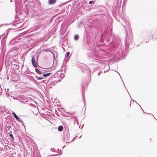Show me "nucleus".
<instances>
[{
    "label": "nucleus",
    "mask_w": 157,
    "mask_h": 157,
    "mask_svg": "<svg viewBox=\"0 0 157 157\" xmlns=\"http://www.w3.org/2000/svg\"><path fill=\"white\" fill-rule=\"evenodd\" d=\"M139 106H140V107L141 108H142V107H141V106H140V105H139Z\"/></svg>",
    "instance_id": "26"
},
{
    "label": "nucleus",
    "mask_w": 157,
    "mask_h": 157,
    "mask_svg": "<svg viewBox=\"0 0 157 157\" xmlns=\"http://www.w3.org/2000/svg\"><path fill=\"white\" fill-rule=\"evenodd\" d=\"M56 0H49L48 4L49 5L54 4L56 3Z\"/></svg>",
    "instance_id": "5"
},
{
    "label": "nucleus",
    "mask_w": 157,
    "mask_h": 157,
    "mask_svg": "<svg viewBox=\"0 0 157 157\" xmlns=\"http://www.w3.org/2000/svg\"><path fill=\"white\" fill-rule=\"evenodd\" d=\"M108 33L106 31H105L103 34L101 36V40H100V42H101L103 39H105L107 41L111 40V37L109 36L108 35Z\"/></svg>",
    "instance_id": "1"
},
{
    "label": "nucleus",
    "mask_w": 157,
    "mask_h": 157,
    "mask_svg": "<svg viewBox=\"0 0 157 157\" xmlns=\"http://www.w3.org/2000/svg\"><path fill=\"white\" fill-rule=\"evenodd\" d=\"M6 94H8V93H6Z\"/></svg>",
    "instance_id": "33"
},
{
    "label": "nucleus",
    "mask_w": 157,
    "mask_h": 157,
    "mask_svg": "<svg viewBox=\"0 0 157 157\" xmlns=\"http://www.w3.org/2000/svg\"><path fill=\"white\" fill-rule=\"evenodd\" d=\"M63 129V127L62 126H59L58 127V130L59 132L62 131Z\"/></svg>",
    "instance_id": "7"
},
{
    "label": "nucleus",
    "mask_w": 157,
    "mask_h": 157,
    "mask_svg": "<svg viewBox=\"0 0 157 157\" xmlns=\"http://www.w3.org/2000/svg\"><path fill=\"white\" fill-rule=\"evenodd\" d=\"M139 106H140V107L141 108H142V107H141V106H140V105H139Z\"/></svg>",
    "instance_id": "28"
},
{
    "label": "nucleus",
    "mask_w": 157,
    "mask_h": 157,
    "mask_svg": "<svg viewBox=\"0 0 157 157\" xmlns=\"http://www.w3.org/2000/svg\"><path fill=\"white\" fill-rule=\"evenodd\" d=\"M22 124V126L25 128V126L24 124H23V122H22V123H21Z\"/></svg>",
    "instance_id": "20"
},
{
    "label": "nucleus",
    "mask_w": 157,
    "mask_h": 157,
    "mask_svg": "<svg viewBox=\"0 0 157 157\" xmlns=\"http://www.w3.org/2000/svg\"><path fill=\"white\" fill-rule=\"evenodd\" d=\"M81 137V136H80V138Z\"/></svg>",
    "instance_id": "36"
},
{
    "label": "nucleus",
    "mask_w": 157,
    "mask_h": 157,
    "mask_svg": "<svg viewBox=\"0 0 157 157\" xmlns=\"http://www.w3.org/2000/svg\"><path fill=\"white\" fill-rule=\"evenodd\" d=\"M67 114H71V115H72V114H73V113H67Z\"/></svg>",
    "instance_id": "23"
},
{
    "label": "nucleus",
    "mask_w": 157,
    "mask_h": 157,
    "mask_svg": "<svg viewBox=\"0 0 157 157\" xmlns=\"http://www.w3.org/2000/svg\"><path fill=\"white\" fill-rule=\"evenodd\" d=\"M83 96L84 97V94H83Z\"/></svg>",
    "instance_id": "34"
},
{
    "label": "nucleus",
    "mask_w": 157,
    "mask_h": 157,
    "mask_svg": "<svg viewBox=\"0 0 157 157\" xmlns=\"http://www.w3.org/2000/svg\"><path fill=\"white\" fill-rule=\"evenodd\" d=\"M82 91H83V87H82Z\"/></svg>",
    "instance_id": "32"
},
{
    "label": "nucleus",
    "mask_w": 157,
    "mask_h": 157,
    "mask_svg": "<svg viewBox=\"0 0 157 157\" xmlns=\"http://www.w3.org/2000/svg\"><path fill=\"white\" fill-rule=\"evenodd\" d=\"M2 90L0 89V97L2 95Z\"/></svg>",
    "instance_id": "19"
},
{
    "label": "nucleus",
    "mask_w": 157,
    "mask_h": 157,
    "mask_svg": "<svg viewBox=\"0 0 157 157\" xmlns=\"http://www.w3.org/2000/svg\"><path fill=\"white\" fill-rule=\"evenodd\" d=\"M79 36L78 35H76L74 36V39L75 40H77L78 39Z\"/></svg>",
    "instance_id": "10"
},
{
    "label": "nucleus",
    "mask_w": 157,
    "mask_h": 157,
    "mask_svg": "<svg viewBox=\"0 0 157 157\" xmlns=\"http://www.w3.org/2000/svg\"><path fill=\"white\" fill-rule=\"evenodd\" d=\"M35 71L37 73L39 74L40 75H42L44 73L43 71H40L37 68L35 69Z\"/></svg>",
    "instance_id": "6"
},
{
    "label": "nucleus",
    "mask_w": 157,
    "mask_h": 157,
    "mask_svg": "<svg viewBox=\"0 0 157 157\" xmlns=\"http://www.w3.org/2000/svg\"><path fill=\"white\" fill-rule=\"evenodd\" d=\"M110 42L111 43V42H112V41H110Z\"/></svg>",
    "instance_id": "35"
},
{
    "label": "nucleus",
    "mask_w": 157,
    "mask_h": 157,
    "mask_svg": "<svg viewBox=\"0 0 157 157\" xmlns=\"http://www.w3.org/2000/svg\"><path fill=\"white\" fill-rule=\"evenodd\" d=\"M7 109L6 108L4 107L2 110V111L5 112L6 110Z\"/></svg>",
    "instance_id": "15"
},
{
    "label": "nucleus",
    "mask_w": 157,
    "mask_h": 157,
    "mask_svg": "<svg viewBox=\"0 0 157 157\" xmlns=\"http://www.w3.org/2000/svg\"><path fill=\"white\" fill-rule=\"evenodd\" d=\"M120 42H121V41H120V40H118V41H117V42L116 43V46H118L120 44Z\"/></svg>",
    "instance_id": "13"
},
{
    "label": "nucleus",
    "mask_w": 157,
    "mask_h": 157,
    "mask_svg": "<svg viewBox=\"0 0 157 157\" xmlns=\"http://www.w3.org/2000/svg\"><path fill=\"white\" fill-rule=\"evenodd\" d=\"M15 118L18 121L20 122L21 123H22V121L20 118H19L17 116Z\"/></svg>",
    "instance_id": "9"
},
{
    "label": "nucleus",
    "mask_w": 157,
    "mask_h": 157,
    "mask_svg": "<svg viewBox=\"0 0 157 157\" xmlns=\"http://www.w3.org/2000/svg\"><path fill=\"white\" fill-rule=\"evenodd\" d=\"M94 2V1H90L89 2V4H92V3H93Z\"/></svg>",
    "instance_id": "18"
},
{
    "label": "nucleus",
    "mask_w": 157,
    "mask_h": 157,
    "mask_svg": "<svg viewBox=\"0 0 157 157\" xmlns=\"http://www.w3.org/2000/svg\"><path fill=\"white\" fill-rule=\"evenodd\" d=\"M121 52V53L122 55H123V52L122 51H120L119 52Z\"/></svg>",
    "instance_id": "21"
},
{
    "label": "nucleus",
    "mask_w": 157,
    "mask_h": 157,
    "mask_svg": "<svg viewBox=\"0 0 157 157\" xmlns=\"http://www.w3.org/2000/svg\"><path fill=\"white\" fill-rule=\"evenodd\" d=\"M37 60H36L35 56H33L32 57V62L33 64V65L35 67H37L38 66V63H37V59H38V57H37L36 58Z\"/></svg>",
    "instance_id": "3"
},
{
    "label": "nucleus",
    "mask_w": 157,
    "mask_h": 157,
    "mask_svg": "<svg viewBox=\"0 0 157 157\" xmlns=\"http://www.w3.org/2000/svg\"><path fill=\"white\" fill-rule=\"evenodd\" d=\"M100 74V73H99V74H98V76Z\"/></svg>",
    "instance_id": "24"
},
{
    "label": "nucleus",
    "mask_w": 157,
    "mask_h": 157,
    "mask_svg": "<svg viewBox=\"0 0 157 157\" xmlns=\"http://www.w3.org/2000/svg\"><path fill=\"white\" fill-rule=\"evenodd\" d=\"M10 2H12V0H10Z\"/></svg>",
    "instance_id": "30"
},
{
    "label": "nucleus",
    "mask_w": 157,
    "mask_h": 157,
    "mask_svg": "<svg viewBox=\"0 0 157 157\" xmlns=\"http://www.w3.org/2000/svg\"><path fill=\"white\" fill-rule=\"evenodd\" d=\"M51 73H48L45 74H43V76L44 77H46L49 76Z\"/></svg>",
    "instance_id": "8"
},
{
    "label": "nucleus",
    "mask_w": 157,
    "mask_h": 157,
    "mask_svg": "<svg viewBox=\"0 0 157 157\" xmlns=\"http://www.w3.org/2000/svg\"><path fill=\"white\" fill-rule=\"evenodd\" d=\"M9 136L12 139V140H14L13 136V135L12 134L10 133V134L9 135Z\"/></svg>",
    "instance_id": "12"
},
{
    "label": "nucleus",
    "mask_w": 157,
    "mask_h": 157,
    "mask_svg": "<svg viewBox=\"0 0 157 157\" xmlns=\"http://www.w3.org/2000/svg\"><path fill=\"white\" fill-rule=\"evenodd\" d=\"M139 106H140V107L141 108H142V107H141V106H140V105H139Z\"/></svg>",
    "instance_id": "27"
},
{
    "label": "nucleus",
    "mask_w": 157,
    "mask_h": 157,
    "mask_svg": "<svg viewBox=\"0 0 157 157\" xmlns=\"http://www.w3.org/2000/svg\"><path fill=\"white\" fill-rule=\"evenodd\" d=\"M36 78L38 80H42L43 79V78L42 77H39L37 76H36Z\"/></svg>",
    "instance_id": "11"
},
{
    "label": "nucleus",
    "mask_w": 157,
    "mask_h": 157,
    "mask_svg": "<svg viewBox=\"0 0 157 157\" xmlns=\"http://www.w3.org/2000/svg\"><path fill=\"white\" fill-rule=\"evenodd\" d=\"M58 73L57 72H56V74H58Z\"/></svg>",
    "instance_id": "31"
},
{
    "label": "nucleus",
    "mask_w": 157,
    "mask_h": 157,
    "mask_svg": "<svg viewBox=\"0 0 157 157\" xmlns=\"http://www.w3.org/2000/svg\"><path fill=\"white\" fill-rule=\"evenodd\" d=\"M13 116H14V117L15 118L17 116L16 115V114H15V113L14 112H12V113Z\"/></svg>",
    "instance_id": "17"
},
{
    "label": "nucleus",
    "mask_w": 157,
    "mask_h": 157,
    "mask_svg": "<svg viewBox=\"0 0 157 157\" xmlns=\"http://www.w3.org/2000/svg\"><path fill=\"white\" fill-rule=\"evenodd\" d=\"M70 52H67L66 54V55H65V56H66V57L67 58V57L69 56V55H70Z\"/></svg>",
    "instance_id": "16"
},
{
    "label": "nucleus",
    "mask_w": 157,
    "mask_h": 157,
    "mask_svg": "<svg viewBox=\"0 0 157 157\" xmlns=\"http://www.w3.org/2000/svg\"><path fill=\"white\" fill-rule=\"evenodd\" d=\"M64 77V74L62 73H61V74H60V77H61V79H63V78Z\"/></svg>",
    "instance_id": "14"
},
{
    "label": "nucleus",
    "mask_w": 157,
    "mask_h": 157,
    "mask_svg": "<svg viewBox=\"0 0 157 157\" xmlns=\"http://www.w3.org/2000/svg\"><path fill=\"white\" fill-rule=\"evenodd\" d=\"M139 106H140V107L141 108H142V107H141V106H140V105H139Z\"/></svg>",
    "instance_id": "25"
},
{
    "label": "nucleus",
    "mask_w": 157,
    "mask_h": 157,
    "mask_svg": "<svg viewBox=\"0 0 157 157\" xmlns=\"http://www.w3.org/2000/svg\"><path fill=\"white\" fill-rule=\"evenodd\" d=\"M54 148H53L52 149H51V150L52 151H53V150H54Z\"/></svg>",
    "instance_id": "22"
},
{
    "label": "nucleus",
    "mask_w": 157,
    "mask_h": 157,
    "mask_svg": "<svg viewBox=\"0 0 157 157\" xmlns=\"http://www.w3.org/2000/svg\"><path fill=\"white\" fill-rule=\"evenodd\" d=\"M94 56L96 58H91V60L94 62L95 61L96 62H98L99 61V59H100L101 58H100V57L98 56V55H94Z\"/></svg>",
    "instance_id": "4"
},
{
    "label": "nucleus",
    "mask_w": 157,
    "mask_h": 157,
    "mask_svg": "<svg viewBox=\"0 0 157 157\" xmlns=\"http://www.w3.org/2000/svg\"><path fill=\"white\" fill-rule=\"evenodd\" d=\"M139 106H140V107L141 108H142V107H141V106H140V105H139Z\"/></svg>",
    "instance_id": "29"
},
{
    "label": "nucleus",
    "mask_w": 157,
    "mask_h": 157,
    "mask_svg": "<svg viewBox=\"0 0 157 157\" xmlns=\"http://www.w3.org/2000/svg\"><path fill=\"white\" fill-rule=\"evenodd\" d=\"M44 27L43 25L41 24H38L36 26L34 27L33 28V29L31 32L36 31L40 29H44Z\"/></svg>",
    "instance_id": "2"
}]
</instances>
